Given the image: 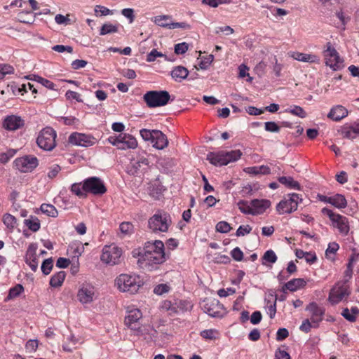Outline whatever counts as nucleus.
Returning <instances> with one entry per match:
<instances>
[{
    "label": "nucleus",
    "mask_w": 359,
    "mask_h": 359,
    "mask_svg": "<svg viewBox=\"0 0 359 359\" xmlns=\"http://www.w3.org/2000/svg\"><path fill=\"white\" fill-rule=\"evenodd\" d=\"M141 257L145 266L149 268L163 263L165 261L163 243L159 240L147 242Z\"/></svg>",
    "instance_id": "obj_1"
},
{
    "label": "nucleus",
    "mask_w": 359,
    "mask_h": 359,
    "mask_svg": "<svg viewBox=\"0 0 359 359\" xmlns=\"http://www.w3.org/2000/svg\"><path fill=\"white\" fill-rule=\"evenodd\" d=\"M143 284L141 277L135 273H122L115 279V286L121 292L135 294Z\"/></svg>",
    "instance_id": "obj_2"
},
{
    "label": "nucleus",
    "mask_w": 359,
    "mask_h": 359,
    "mask_svg": "<svg viewBox=\"0 0 359 359\" xmlns=\"http://www.w3.org/2000/svg\"><path fill=\"white\" fill-rule=\"evenodd\" d=\"M170 216L164 212L157 211L148 220V228L154 233L158 234L168 231L171 225Z\"/></svg>",
    "instance_id": "obj_3"
},
{
    "label": "nucleus",
    "mask_w": 359,
    "mask_h": 359,
    "mask_svg": "<svg viewBox=\"0 0 359 359\" xmlns=\"http://www.w3.org/2000/svg\"><path fill=\"white\" fill-rule=\"evenodd\" d=\"M242 153L240 150L230 151H219L210 152L207 155V160L215 166L226 165L231 162L237 161L241 158Z\"/></svg>",
    "instance_id": "obj_4"
},
{
    "label": "nucleus",
    "mask_w": 359,
    "mask_h": 359,
    "mask_svg": "<svg viewBox=\"0 0 359 359\" xmlns=\"http://www.w3.org/2000/svg\"><path fill=\"white\" fill-rule=\"evenodd\" d=\"M170 98V94L166 90H151L143 96L144 101L150 108L165 106L168 103Z\"/></svg>",
    "instance_id": "obj_5"
},
{
    "label": "nucleus",
    "mask_w": 359,
    "mask_h": 359,
    "mask_svg": "<svg viewBox=\"0 0 359 359\" xmlns=\"http://www.w3.org/2000/svg\"><path fill=\"white\" fill-rule=\"evenodd\" d=\"M56 137L57 133L55 130L50 127H46L38 135L37 145L43 150L51 151L56 146Z\"/></svg>",
    "instance_id": "obj_6"
},
{
    "label": "nucleus",
    "mask_w": 359,
    "mask_h": 359,
    "mask_svg": "<svg viewBox=\"0 0 359 359\" xmlns=\"http://www.w3.org/2000/svg\"><path fill=\"white\" fill-rule=\"evenodd\" d=\"M302 201L298 194H288L277 204L276 210L280 215L290 214L297 210Z\"/></svg>",
    "instance_id": "obj_7"
},
{
    "label": "nucleus",
    "mask_w": 359,
    "mask_h": 359,
    "mask_svg": "<svg viewBox=\"0 0 359 359\" xmlns=\"http://www.w3.org/2000/svg\"><path fill=\"white\" fill-rule=\"evenodd\" d=\"M323 56L325 60V65L329 66L333 71L340 70L344 67V60L339 56V53L332 46L330 42H327L325 46Z\"/></svg>",
    "instance_id": "obj_8"
},
{
    "label": "nucleus",
    "mask_w": 359,
    "mask_h": 359,
    "mask_svg": "<svg viewBox=\"0 0 359 359\" xmlns=\"http://www.w3.org/2000/svg\"><path fill=\"white\" fill-rule=\"evenodd\" d=\"M351 291L346 280L339 281L330 290L328 301L332 304H337L350 295Z\"/></svg>",
    "instance_id": "obj_9"
},
{
    "label": "nucleus",
    "mask_w": 359,
    "mask_h": 359,
    "mask_svg": "<svg viewBox=\"0 0 359 359\" xmlns=\"http://www.w3.org/2000/svg\"><path fill=\"white\" fill-rule=\"evenodd\" d=\"M76 297L81 304H90L97 299L98 292L92 284L85 283L80 285Z\"/></svg>",
    "instance_id": "obj_10"
},
{
    "label": "nucleus",
    "mask_w": 359,
    "mask_h": 359,
    "mask_svg": "<svg viewBox=\"0 0 359 359\" xmlns=\"http://www.w3.org/2000/svg\"><path fill=\"white\" fill-rule=\"evenodd\" d=\"M123 251L114 244L105 245L102 249L101 260L110 265L118 264L121 262Z\"/></svg>",
    "instance_id": "obj_11"
},
{
    "label": "nucleus",
    "mask_w": 359,
    "mask_h": 359,
    "mask_svg": "<svg viewBox=\"0 0 359 359\" xmlns=\"http://www.w3.org/2000/svg\"><path fill=\"white\" fill-rule=\"evenodd\" d=\"M142 317V314L140 309L131 308L128 309V314L125 318L126 325L137 335L143 334L142 327L139 323Z\"/></svg>",
    "instance_id": "obj_12"
},
{
    "label": "nucleus",
    "mask_w": 359,
    "mask_h": 359,
    "mask_svg": "<svg viewBox=\"0 0 359 359\" xmlns=\"http://www.w3.org/2000/svg\"><path fill=\"white\" fill-rule=\"evenodd\" d=\"M323 214L327 215L332 222L333 226L338 229L340 233L347 235L349 231V225L348 219L342 215L336 214L332 210L324 208L322 210Z\"/></svg>",
    "instance_id": "obj_13"
},
{
    "label": "nucleus",
    "mask_w": 359,
    "mask_h": 359,
    "mask_svg": "<svg viewBox=\"0 0 359 359\" xmlns=\"http://www.w3.org/2000/svg\"><path fill=\"white\" fill-rule=\"evenodd\" d=\"M84 191L93 195L101 196L106 193L104 182L97 177H91L84 180Z\"/></svg>",
    "instance_id": "obj_14"
},
{
    "label": "nucleus",
    "mask_w": 359,
    "mask_h": 359,
    "mask_svg": "<svg viewBox=\"0 0 359 359\" xmlns=\"http://www.w3.org/2000/svg\"><path fill=\"white\" fill-rule=\"evenodd\" d=\"M13 163L15 168L20 172H29L37 167L39 161L36 157L29 155L17 158Z\"/></svg>",
    "instance_id": "obj_15"
},
{
    "label": "nucleus",
    "mask_w": 359,
    "mask_h": 359,
    "mask_svg": "<svg viewBox=\"0 0 359 359\" xmlns=\"http://www.w3.org/2000/svg\"><path fill=\"white\" fill-rule=\"evenodd\" d=\"M69 142L74 145L88 147L95 144L97 139L89 134L73 133L69 137Z\"/></svg>",
    "instance_id": "obj_16"
},
{
    "label": "nucleus",
    "mask_w": 359,
    "mask_h": 359,
    "mask_svg": "<svg viewBox=\"0 0 359 359\" xmlns=\"http://www.w3.org/2000/svg\"><path fill=\"white\" fill-rule=\"evenodd\" d=\"M192 305L186 301H179L172 303L171 301L165 300L161 303V309L164 311L169 312L170 315L191 309Z\"/></svg>",
    "instance_id": "obj_17"
},
{
    "label": "nucleus",
    "mask_w": 359,
    "mask_h": 359,
    "mask_svg": "<svg viewBox=\"0 0 359 359\" xmlns=\"http://www.w3.org/2000/svg\"><path fill=\"white\" fill-rule=\"evenodd\" d=\"M306 311L310 313L309 319L313 323L314 328L318 327L320 323L323 319L325 309L319 306L316 302H311L306 306Z\"/></svg>",
    "instance_id": "obj_18"
},
{
    "label": "nucleus",
    "mask_w": 359,
    "mask_h": 359,
    "mask_svg": "<svg viewBox=\"0 0 359 359\" xmlns=\"http://www.w3.org/2000/svg\"><path fill=\"white\" fill-rule=\"evenodd\" d=\"M37 245L36 243L29 244L25 255V262L29 266L33 271L38 269V258L36 255Z\"/></svg>",
    "instance_id": "obj_19"
},
{
    "label": "nucleus",
    "mask_w": 359,
    "mask_h": 359,
    "mask_svg": "<svg viewBox=\"0 0 359 359\" xmlns=\"http://www.w3.org/2000/svg\"><path fill=\"white\" fill-rule=\"evenodd\" d=\"M290 57L299 62L318 64L320 58L315 54L304 53L298 51L288 53Z\"/></svg>",
    "instance_id": "obj_20"
},
{
    "label": "nucleus",
    "mask_w": 359,
    "mask_h": 359,
    "mask_svg": "<svg viewBox=\"0 0 359 359\" xmlns=\"http://www.w3.org/2000/svg\"><path fill=\"white\" fill-rule=\"evenodd\" d=\"M3 126L8 130H16L24 126V120L18 116H8L4 119Z\"/></svg>",
    "instance_id": "obj_21"
},
{
    "label": "nucleus",
    "mask_w": 359,
    "mask_h": 359,
    "mask_svg": "<svg viewBox=\"0 0 359 359\" xmlns=\"http://www.w3.org/2000/svg\"><path fill=\"white\" fill-rule=\"evenodd\" d=\"M252 215L263 214L271 206V202L267 199H254L251 201Z\"/></svg>",
    "instance_id": "obj_22"
},
{
    "label": "nucleus",
    "mask_w": 359,
    "mask_h": 359,
    "mask_svg": "<svg viewBox=\"0 0 359 359\" xmlns=\"http://www.w3.org/2000/svg\"><path fill=\"white\" fill-rule=\"evenodd\" d=\"M138 143L135 137L128 133H121L120 142V150L135 149L137 147Z\"/></svg>",
    "instance_id": "obj_23"
},
{
    "label": "nucleus",
    "mask_w": 359,
    "mask_h": 359,
    "mask_svg": "<svg viewBox=\"0 0 359 359\" xmlns=\"http://www.w3.org/2000/svg\"><path fill=\"white\" fill-rule=\"evenodd\" d=\"M154 134V137L151 142L154 147L157 149H163L168 147V140L164 133H163L161 130H156Z\"/></svg>",
    "instance_id": "obj_24"
},
{
    "label": "nucleus",
    "mask_w": 359,
    "mask_h": 359,
    "mask_svg": "<svg viewBox=\"0 0 359 359\" xmlns=\"http://www.w3.org/2000/svg\"><path fill=\"white\" fill-rule=\"evenodd\" d=\"M322 201L329 203L337 208H344L347 205L345 197L341 194H336L332 196H323Z\"/></svg>",
    "instance_id": "obj_25"
},
{
    "label": "nucleus",
    "mask_w": 359,
    "mask_h": 359,
    "mask_svg": "<svg viewBox=\"0 0 359 359\" xmlns=\"http://www.w3.org/2000/svg\"><path fill=\"white\" fill-rule=\"evenodd\" d=\"M348 115V111L342 106L337 105L332 107L329 112L327 117L333 121H339Z\"/></svg>",
    "instance_id": "obj_26"
},
{
    "label": "nucleus",
    "mask_w": 359,
    "mask_h": 359,
    "mask_svg": "<svg viewBox=\"0 0 359 359\" xmlns=\"http://www.w3.org/2000/svg\"><path fill=\"white\" fill-rule=\"evenodd\" d=\"M220 307L217 301H208L203 305L204 311L211 317H219L221 316L218 309Z\"/></svg>",
    "instance_id": "obj_27"
},
{
    "label": "nucleus",
    "mask_w": 359,
    "mask_h": 359,
    "mask_svg": "<svg viewBox=\"0 0 359 359\" xmlns=\"http://www.w3.org/2000/svg\"><path fill=\"white\" fill-rule=\"evenodd\" d=\"M189 74V71L187 68L182 66H177L175 67L171 72L172 78L177 82H181L185 79Z\"/></svg>",
    "instance_id": "obj_28"
},
{
    "label": "nucleus",
    "mask_w": 359,
    "mask_h": 359,
    "mask_svg": "<svg viewBox=\"0 0 359 359\" xmlns=\"http://www.w3.org/2000/svg\"><path fill=\"white\" fill-rule=\"evenodd\" d=\"M79 342V339L75 336L71 334L64 341L62 344V348L65 351L72 352L76 348V344Z\"/></svg>",
    "instance_id": "obj_29"
},
{
    "label": "nucleus",
    "mask_w": 359,
    "mask_h": 359,
    "mask_svg": "<svg viewBox=\"0 0 359 359\" xmlns=\"http://www.w3.org/2000/svg\"><path fill=\"white\" fill-rule=\"evenodd\" d=\"M278 182L285 185V187L295 189V190H300L301 186L299 183L297 181H295L292 177H280L278 179Z\"/></svg>",
    "instance_id": "obj_30"
},
{
    "label": "nucleus",
    "mask_w": 359,
    "mask_h": 359,
    "mask_svg": "<svg viewBox=\"0 0 359 359\" xmlns=\"http://www.w3.org/2000/svg\"><path fill=\"white\" fill-rule=\"evenodd\" d=\"M359 314V309L354 306L351 310L346 308L341 312V316L349 322H355L357 316Z\"/></svg>",
    "instance_id": "obj_31"
},
{
    "label": "nucleus",
    "mask_w": 359,
    "mask_h": 359,
    "mask_svg": "<svg viewBox=\"0 0 359 359\" xmlns=\"http://www.w3.org/2000/svg\"><path fill=\"white\" fill-rule=\"evenodd\" d=\"M118 31V25L112 24L109 22L103 24L100 28V34L104 36L106 34L116 33Z\"/></svg>",
    "instance_id": "obj_32"
},
{
    "label": "nucleus",
    "mask_w": 359,
    "mask_h": 359,
    "mask_svg": "<svg viewBox=\"0 0 359 359\" xmlns=\"http://www.w3.org/2000/svg\"><path fill=\"white\" fill-rule=\"evenodd\" d=\"M65 272L61 271L54 274L51 277V278L50 280V285L54 287L61 286L65 280Z\"/></svg>",
    "instance_id": "obj_33"
},
{
    "label": "nucleus",
    "mask_w": 359,
    "mask_h": 359,
    "mask_svg": "<svg viewBox=\"0 0 359 359\" xmlns=\"http://www.w3.org/2000/svg\"><path fill=\"white\" fill-rule=\"evenodd\" d=\"M305 284V281L302 278H294L288 281L285 285V287L290 291H295L297 289L302 287Z\"/></svg>",
    "instance_id": "obj_34"
},
{
    "label": "nucleus",
    "mask_w": 359,
    "mask_h": 359,
    "mask_svg": "<svg viewBox=\"0 0 359 359\" xmlns=\"http://www.w3.org/2000/svg\"><path fill=\"white\" fill-rule=\"evenodd\" d=\"M170 18L171 17L167 15H157L153 18L152 21L158 26L169 29Z\"/></svg>",
    "instance_id": "obj_35"
},
{
    "label": "nucleus",
    "mask_w": 359,
    "mask_h": 359,
    "mask_svg": "<svg viewBox=\"0 0 359 359\" xmlns=\"http://www.w3.org/2000/svg\"><path fill=\"white\" fill-rule=\"evenodd\" d=\"M24 223L29 230L34 232L37 231L40 229V222L36 217H31L29 219H25Z\"/></svg>",
    "instance_id": "obj_36"
},
{
    "label": "nucleus",
    "mask_w": 359,
    "mask_h": 359,
    "mask_svg": "<svg viewBox=\"0 0 359 359\" xmlns=\"http://www.w3.org/2000/svg\"><path fill=\"white\" fill-rule=\"evenodd\" d=\"M41 212L49 217H56L58 212L55 206L50 204L43 203L40 208Z\"/></svg>",
    "instance_id": "obj_37"
},
{
    "label": "nucleus",
    "mask_w": 359,
    "mask_h": 359,
    "mask_svg": "<svg viewBox=\"0 0 359 359\" xmlns=\"http://www.w3.org/2000/svg\"><path fill=\"white\" fill-rule=\"evenodd\" d=\"M71 191L80 198L86 196V191H84V181L81 183H74L71 187Z\"/></svg>",
    "instance_id": "obj_38"
},
{
    "label": "nucleus",
    "mask_w": 359,
    "mask_h": 359,
    "mask_svg": "<svg viewBox=\"0 0 359 359\" xmlns=\"http://www.w3.org/2000/svg\"><path fill=\"white\" fill-rule=\"evenodd\" d=\"M249 173L253 175H268L270 173V168L266 165H260V166H254L251 168H248Z\"/></svg>",
    "instance_id": "obj_39"
},
{
    "label": "nucleus",
    "mask_w": 359,
    "mask_h": 359,
    "mask_svg": "<svg viewBox=\"0 0 359 359\" xmlns=\"http://www.w3.org/2000/svg\"><path fill=\"white\" fill-rule=\"evenodd\" d=\"M238 209L244 214L252 215V208L251 201H240L237 203Z\"/></svg>",
    "instance_id": "obj_40"
},
{
    "label": "nucleus",
    "mask_w": 359,
    "mask_h": 359,
    "mask_svg": "<svg viewBox=\"0 0 359 359\" xmlns=\"http://www.w3.org/2000/svg\"><path fill=\"white\" fill-rule=\"evenodd\" d=\"M4 224L9 229H13L17 226L15 217L10 214H6L3 217Z\"/></svg>",
    "instance_id": "obj_41"
},
{
    "label": "nucleus",
    "mask_w": 359,
    "mask_h": 359,
    "mask_svg": "<svg viewBox=\"0 0 359 359\" xmlns=\"http://www.w3.org/2000/svg\"><path fill=\"white\" fill-rule=\"evenodd\" d=\"M285 111L300 118H305L306 116L305 111L299 106H294L290 109H287Z\"/></svg>",
    "instance_id": "obj_42"
},
{
    "label": "nucleus",
    "mask_w": 359,
    "mask_h": 359,
    "mask_svg": "<svg viewBox=\"0 0 359 359\" xmlns=\"http://www.w3.org/2000/svg\"><path fill=\"white\" fill-rule=\"evenodd\" d=\"M69 14H67L66 15H63L62 14H57L55 16V21L57 25H71L72 20L69 18Z\"/></svg>",
    "instance_id": "obj_43"
},
{
    "label": "nucleus",
    "mask_w": 359,
    "mask_h": 359,
    "mask_svg": "<svg viewBox=\"0 0 359 359\" xmlns=\"http://www.w3.org/2000/svg\"><path fill=\"white\" fill-rule=\"evenodd\" d=\"M156 130H149L144 128L140 130V135L144 141H150L152 142V140L154 137V133L156 132Z\"/></svg>",
    "instance_id": "obj_44"
},
{
    "label": "nucleus",
    "mask_w": 359,
    "mask_h": 359,
    "mask_svg": "<svg viewBox=\"0 0 359 359\" xmlns=\"http://www.w3.org/2000/svg\"><path fill=\"white\" fill-rule=\"evenodd\" d=\"M18 19L24 23H32L34 20V16L31 12H20L18 14Z\"/></svg>",
    "instance_id": "obj_45"
},
{
    "label": "nucleus",
    "mask_w": 359,
    "mask_h": 359,
    "mask_svg": "<svg viewBox=\"0 0 359 359\" xmlns=\"http://www.w3.org/2000/svg\"><path fill=\"white\" fill-rule=\"evenodd\" d=\"M53 262L51 258L46 259L43 262L41 269L43 274L48 275L50 273L53 266Z\"/></svg>",
    "instance_id": "obj_46"
},
{
    "label": "nucleus",
    "mask_w": 359,
    "mask_h": 359,
    "mask_svg": "<svg viewBox=\"0 0 359 359\" xmlns=\"http://www.w3.org/2000/svg\"><path fill=\"white\" fill-rule=\"evenodd\" d=\"M217 335L218 332L214 329L205 330L201 332V336L205 339H215Z\"/></svg>",
    "instance_id": "obj_47"
},
{
    "label": "nucleus",
    "mask_w": 359,
    "mask_h": 359,
    "mask_svg": "<svg viewBox=\"0 0 359 359\" xmlns=\"http://www.w3.org/2000/svg\"><path fill=\"white\" fill-rule=\"evenodd\" d=\"M24 290L23 287L22 285L18 284L16 285L15 287H12L9 290V293L8 295V299H13L19 296Z\"/></svg>",
    "instance_id": "obj_48"
},
{
    "label": "nucleus",
    "mask_w": 359,
    "mask_h": 359,
    "mask_svg": "<svg viewBox=\"0 0 359 359\" xmlns=\"http://www.w3.org/2000/svg\"><path fill=\"white\" fill-rule=\"evenodd\" d=\"M339 246L338 243L332 242L329 243L328 248L325 251V256L327 258L332 259V255H334L339 250Z\"/></svg>",
    "instance_id": "obj_49"
},
{
    "label": "nucleus",
    "mask_w": 359,
    "mask_h": 359,
    "mask_svg": "<svg viewBox=\"0 0 359 359\" xmlns=\"http://www.w3.org/2000/svg\"><path fill=\"white\" fill-rule=\"evenodd\" d=\"M121 15L127 18L129 23H133L135 19V11L133 8H123L121 10Z\"/></svg>",
    "instance_id": "obj_50"
},
{
    "label": "nucleus",
    "mask_w": 359,
    "mask_h": 359,
    "mask_svg": "<svg viewBox=\"0 0 359 359\" xmlns=\"http://www.w3.org/2000/svg\"><path fill=\"white\" fill-rule=\"evenodd\" d=\"M35 81H36L38 83H41L42 86H45L46 88L50 89V90H55V85L50 81L42 78L39 76H34Z\"/></svg>",
    "instance_id": "obj_51"
},
{
    "label": "nucleus",
    "mask_w": 359,
    "mask_h": 359,
    "mask_svg": "<svg viewBox=\"0 0 359 359\" xmlns=\"http://www.w3.org/2000/svg\"><path fill=\"white\" fill-rule=\"evenodd\" d=\"M262 259L265 262L273 264L277 260V256L272 250H269L264 252Z\"/></svg>",
    "instance_id": "obj_52"
},
{
    "label": "nucleus",
    "mask_w": 359,
    "mask_h": 359,
    "mask_svg": "<svg viewBox=\"0 0 359 359\" xmlns=\"http://www.w3.org/2000/svg\"><path fill=\"white\" fill-rule=\"evenodd\" d=\"M61 168L57 164H54L49 167L47 176L50 179H54L60 172Z\"/></svg>",
    "instance_id": "obj_53"
},
{
    "label": "nucleus",
    "mask_w": 359,
    "mask_h": 359,
    "mask_svg": "<svg viewBox=\"0 0 359 359\" xmlns=\"http://www.w3.org/2000/svg\"><path fill=\"white\" fill-rule=\"evenodd\" d=\"M121 232L124 235L130 234L133 231V225L130 222H122L119 226Z\"/></svg>",
    "instance_id": "obj_54"
},
{
    "label": "nucleus",
    "mask_w": 359,
    "mask_h": 359,
    "mask_svg": "<svg viewBox=\"0 0 359 359\" xmlns=\"http://www.w3.org/2000/svg\"><path fill=\"white\" fill-rule=\"evenodd\" d=\"M39 342L36 339H29L25 344L26 351L28 353H34L38 348Z\"/></svg>",
    "instance_id": "obj_55"
},
{
    "label": "nucleus",
    "mask_w": 359,
    "mask_h": 359,
    "mask_svg": "<svg viewBox=\"0 0 359 359\" xmlns=\"http://www.w3.org/2000/svg\"><path fill=\"white\" fill-rule=\"evenodd\" d=\"M313 327L314 328L313 323H312L310 319L307 318L303 320L302 325L299 327V330L305 333H308Z\"/></svg>",
    "instance_id": "obj_56"
},
{
    "label": "nucleus",
    "mask_w": 359,
    "mask_h": 359,
    "mask_svg": "<svg viewBox=\"0 0 359 359\" xmlns=\"http://www.w3.org/2000/svg\"><path fill=\"white\" fill-rule=\"evenodd\" d=\"M216 230L221 233H228L231 230V226L226 222H219L216 225Z\"/></svg>",
    "instance_id": "obj_57"
},
{
    "label": "nucleus",
    "mask_w": 359,
    "mask_h": 359,
    "mask_svg": "<svg viewBox=\"0 0 359 359\" xmlns=\"http://www.w3.org/2000/svg\"><path fill=\"white\" fill-rule=\"evenodd\" d=\"M264 128L269 132L278 133L280 131V127L273 121L266 122Z\"/></svg>",
    "instance_id": "obj_58"
},
{
    "label": "nucleus",
    "mask_w": 359,
    "mask_h": 359,
    "mask_svg": "<svg viewBox=\"0 0 359 359\" xmlns=\"http://www.w3.org/2000/svg\"><path fill=\"white\" fill-rule=\"evenodd\" d=\"M170 287L167 284H159L154 289V292L156 294L161 295L169 291Z\"/></svg>",
    "instance_id": "obj_59"
},
{
    "label": "nucleus",
    "mask_w": 359,
    "mask_h": 359,
    "mask_svg": "<svg viewBox=\"0 0 359 359\" xmlns=\"http://www.w3.org/2000/svg\"><path fill=\"white\" fill-rule=\"evenodd\" d=\"M252 230V228L250 225H241L238 227L236 231L237 236H243L246 234H248Z\"/></svg>",
    "instance_id": "obj_60"
},
{
    "label": "nucleus",
    "mask_w": 359,
    "mask_h": 359,
    "mask_svg": "<svg viewBox=\"0 0 359 359\" xmlns=\"http://www.w3.org/2000/svg\"><path fill=\"white\" fill-rule=\"evenodd\" d=\"M52 48L53 50L58 53H63L65 51H67L69 53H73V48L70 46L55 45Z\"/></svg>",
    "instance_id": "obj_61"
},
{
    "label": "nucleus",
    "mask_w": 359,
    "mask_h": 359,
    "mask_svg": "<svg viewBox=\"0 0 359 359\" xmlns=\"http://www.w3.org/2000/svg\"><path fill=\"white\" fill-rule=\"evenodd\" d=\"M95 13L97 15H108L111 14V11L102 6H96Z\"/></svg>",
    "instance_id": "obj_62"
},
{
    "label": "nucleus",
    "mask_w": 359,
    "mask_h": 359,
    "mask_svg": "<svg viewBox=\"0 0 359 359\" xmlns=\"http://www.w3.org/2000/svg\"><path fill=\"white\" fill-rule=\"evenodd\" d=\"M188 50V45L185 42L177 43L175 46V53L176 54H183Z\"/></svg>",
    "instance_id": "obj_63"
},
{
    "label": "nucleus",
    "mask_w": 359,
    "mask_h": 359,
    "mask_svg": "<svg viewBox=\"0 0 359 359\" xmlns=\"http://www.w3.org/2000/svg\"><path fill=\"white\" fill-rule=\"evenodd\" d=\"M276 359H290L289 353L280 348L277 350L275 353Z\"/></svg>",
    "instance_id": "obj_64"
}]
</instances>
